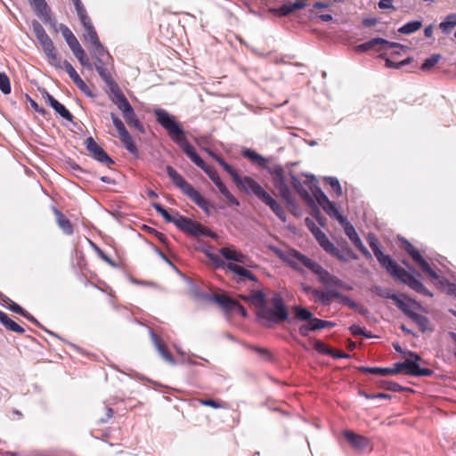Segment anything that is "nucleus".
Listing matches in <instances>:
<instances>
[{"instance_id": "nucleus-1", "label": "nucleus", "mask_w": 456, "mask_h": 456, "mask_svg": "<svg viewBox=\"0 0 456 456\" xmlns=\"http://www.w3.org/2000/svg\"><path fill=\"white\" fill-rule=\"evenodd\" d=\"M153 113L159 124H160L167 132L172 140L177 143L187 157L199 167L202 168L206 165L204 160L198 155L192 145L186 139L184 131L175 122L173 116L162 109H155Z\"/></svg>"}, {"instance_id": "nucleus-2", "label": "nucleus", "mask_w": 456, "mask_h": 456, "mask_svg": "<svg viewBox=\"0 0 456 456\" xmlns=\"http://www.w3.org/2000/svg\"><path fill=\"white\" fill-rule=\"evenodd\" d=\"M314 238L320 246L330 256L342 262H348L350 259L357 260L358 256L345 242L341 248H337L326 236V234L317 227L313 222L308 225Z\"/></svg>"}, {"instance_id": "nucleus-3", "label": "nucleus", "mask_w": 456, "mask_h": 456, "mask_svg": "<svg viewBox=\"0 0 456 456\" xmlns=\"http://www.w3.org/2000/svg\"><path fill=\"white\" fill-rule=\"evenodd\" d=\"M272 305L273 308L263 306L259 312V320L266 327H272L289 319L288 310L280 294H273Z\"/></svg>"}, {"instance_id": "nucleus-4", "label": "nucleus", "mask_w": 456, "mask_h": 456, "mask_svg": "<svg viewBox=\"0 0 456 456\" xmlns=\"http://www.w3.org/2000/svg\"><path fill=\"white\" fill-rule=\"evenodd\" d=\"M167 173L173 183L180 189V191L186 195L191 201L200 207L208 215L210 214L208 202L200 195V193L194 189L175 168L171 166H167Z\"/></svg>"}, {"instance_id": "nucleus-5", "label": "nucleus", "mask_w": 456, "mask_h": 456, "mask_svg": "<svg viewBox=\"0 0 456 456\" xmlns=\"http://www.w3.org/2000/svg\"><path fill=\"white\" fill-rule=\"evenodd\" d=\"M268 172L273 177V183L278 190L280 197L286 202L290 209L296 208V202L291 195L290 189L287 183L285 171L280 165L267 167Z\"/></svg>"}, {"instance_id": "nucleus-6", "label": "nucleus", "mask_w": 456, "mask_h": 456, "mask_svg": "<svg viewBox=\"0 0 456 456\" xmlns=\"http://www.w3.org/2000/svg\"><path fill=\"white\" fill-rule=\"evenodd\" d=\"M246 182L249 187V192H252L265 205L270 207L278 218L281 221L286 220V215L282 207L267 191H265L257 182L254 179H248Z\"/></svg>"}, {"instance_id": "nucleus-7", "label": "nucleus", "mask_w": 456, "mask_h": 456, "mask_svg": "<svg viewBox=\"0 0 456 456\" xmlns=\"http://www.w3.org/2000/svg\"><path fill=\"white\" fill-rule=\"evenodd\" d=\"M393 278L398 279L403 284L408 285L411 289L416 292L428 296L433 297V294L423 285V283L417 280L413 275L408 273L405 269L397 265L394 269V273L391 274Z\"/></svg>"}, {"instance_id": "nucleus-8", "label": "nucleus", "mask_w": 456, "mask_h": 456, "mask_svg": "<svg viewBox=\"0 0 456 456\" xmlns=\"http://www.w3.org/2000/svg\"><path fill=\"white\" fill-rule=\"evenodd\" d=\"M177 227L197 237L208 236L214 238L216 236L212 231L202 226L200 223L183 216H179V219H177Z\"/></svg>"}, {"instance_id": "nucleus-9", "label": "nucleus", "mask_w": 456, "mask_h": 456, "mask_svg": "<svg viewBox=\"0 0 456 456\" xmlns=\"http://www.w3.org/2000/svg\"><path fill=\"white\" fill-rule=\"evenodd\" d=\"M287 261L294 267H297L298 264H301L311 270L314 274H318V273L322 268V266L317 262L310 259L306 256L295 249L289 250L287 254Z\"/></svg>"}, {"instance_id": "nucleus-10", "label": "nucleus", "mask_w": 456, "mask_h": 456, "mask_svg": "<svg viewBox=\"0 0 456 456\" xmlns=\"http://www.w3.org/2000/svg\"><path fill=\"white\" fill-rule=\"evenodd\" d=\"M93 58L95 60L94 67L100 77L102 78V80L110 86V88L112 87V86L117 85L108 69L106 68V63L109 59H110V56L109 53L106 51L105 48H103V53H101V55L96 54L95 53H90Z\"/></svg>"}, {"instance_id": "nucleus-11", "label": "nucleus", "mask_w": 456, "mask_h": 456, "mask_svg": "<svg viewBox=\"0 0 456 456\" xmlns=\"http://www.w3.org/2000/svg\"><path fill=\"white\" fill-rule=\"evenodd\" d=\"M84 27V40L87 44V48L90 53L100 54L103 53L104 46L99 40L97 33L94 28L92 21L83 24Z\"/></svg>"}, {"instance_id": "nucleus-12", "label": "nucleus", "mask_w": 456, "mask_h": 456, "mask_svg": "<svg viewBox=\"0 0 456 456\" xmlns=\"http://www.w3.org/2000/svg\"><path fill=\"white\" fill-rule=\"evenodd\" d=\"M210 156L231 175L234 183L241 190L246 192H249V187L247 184L246 180L252 179L249 176L240 177L237 171L226 163L223 159H221L218 155L215 154L212 151H209Z\"/></svg>"}, {"instance_id": "nucleus-13", "label": "nucleus", "mask_w": 456, "mask_h": 456, "mask_svg": "<svg viewBox=\"0 0 456 456\" xmlns=\"http://www.w3.org/2000/svg\"><path fill=\"white\" fill-rule=\"evenodd\" d=\"M85 144L88 152L97 161L106 165H110L114 163L112 159L109 157V155L104 151V150L97 144V142L94 140L93 137L86 138Z\"/></svg>"}, {"instance_id": "nucleus-14", "label": "nucleus", "mask_w": 456, "mask_h": 456, "mask_svg": "<svg viewBox=\"0 0 456 456\" xmlns=\"http://www.w3.org/2000/svg\"><path fill=\"white\" fill-rule=\"evenodd\" d=\"M408 355L411 359H406L405 372L413 376H430L432 370L429 369H422L418 362L420 361V356L413 352H408Z\"/></svg>"}, {"instance_id": "nucleus-15", "label": "nucleus", "mask_w": 456, "mask_h": 456, "mask_svg": "<svg viewBox=\"0 0 456 456\" xmlns=\"http://www.w3.org/2000/svg\"><path fill=\"white\" fill-rule=\"evenodd\" d=\"M401 311L418 325L421 332L433 330L428 318L413 312L408 304H406L404 308Z\"/></svg>"}, {"instance_id": "nucleus-16", "label": "nucleus", "mask_w": 456, "mask_h": 456, "mask_svg": "<svg viewBox=\"0 0 456 456\" xmlns=\"http://www.w3.org/2000/svg\"><path fill=\"white\" fill-rule=\"evenodd\" d=\"M110 91L113 94L112 102L122 112V116H124L125 113H129L134 110L124 94L118 88V85L112 86Z\"/></svg>"}, {"instance_id": "nucleus-17", "label": "nucleus", "mask_w": 456, "mask_h": 456, "mask_svg": "<svg viewBox=\"0 0 456 456\" xmlns=\"http://www.w3.org/2000/svg\"><path fill=\"white\" fill-rule=\"evenodd\" d=\"M42 95L45 102L64 119L72 121V114L65 108L64 105L60 103L54 99L46 90L42 91Z\"/></svg>"}, {"instance_id": "nucleus-18", "label": "nucleus", "mask_w": 456, "mask_h": 456, "mask_svg": "<svg viewBox=\"0 0 456 456\" xmlns=\"http://www.w3.org/2000/svg\"><path fill=\"white\" fill-rule=\"evenodd\" d=\"M64 69L69 74V77L72 79L74 84L79 88L81 92L88 96H93V94L87 85L84 82V80L79 77L76 69L73 66L66 60H64Z\"/></svg>"}, {"instance_id": "nucleus-19", "label": "nucleus", "mask_w": 456, "mask_h": 456, "mask_svg": "<svg viewBox=\"0 0 456 456\" xmlns=\"http://www.w3.org/2000/svg\"><path fill=\"white\" fill-rule=\"evenodd\" d=\"M344 436L352 447L358 451H364L370 447L369 439L363 436L346 430L344 431Z\"/></svg>"}, {"instance_id": "nucleus-20", "label": "nucleus", "mask_w": 456, "mask_h": 456, "mask_svg": "<svg viewBox=\"0 0 456 456\" xmlns=\"http://www.w3.org/2000/svg\"><path fill=\"white\" fill-rule=\"evenodd\" d=\"M150 334H151V341H152L155 348L159 352V355L163 358V360H165L171 365H175L176 362H175L174 357L168 352V350H167L166 345L164 344V342L162 341V339L158 335H156L152 330L150 331Z\"/></svg>"}, {"instance_id": "nucleus-21", "label": "nucleus", "mask_w": 456, "mask_h": 456, "mask_svg": "<svg viewBox=\"0 0 456 456\" xmlns=\"http://www.w3.org/2000/svg\"><path fill=\"white\" fill-rule=\"evenodd\" d=\"M370 291L382 298L392 299L400 310L403 309L406 305V303L403 302L397 295L393 293L390 289L374 285L371 287Z\"/></svg>"}, {"instance_id": "nucleus-22", "label": "nucleus", "mask_w": 456, "mask_h": 456, "mask_svg": "<svg viewBox=\"0 0 456 456\" xmlns=\"http://www.w3.org/2000/svg\"><path fill=\"white\" fill-rule=\"evenodd\" d=\"M220 254L227 260L234 261L240 264H246L248 256L242 254L232 245L224 247L219 250Z\"/></svg>"}, {"instance_id": "nucleus-23", "label": "nucleus", "mask_w": 456, "mask_h": 456, "mask_svg": "<svg viewBox=\"0 0 456 456\" xmlns=\"http://www.w3.org/2000/svg\"><path fill=\"white\" fill-rule=\"evenodd\" d=\"M409 255L424 273H428L429 276L435 279L438 277L437 273L431 268L429 264L425 260V258L421 256L416 248H413V251H411Z\"/></svg>"}, {"instance_id": "nucleus-24", "label": "nucleus", "mask_w": 456, "mask_h": 456, "mask_svg": "<svg viewBox=\"0 0 456 456\" xmlns=\"http://www.w3.org/2000/svg\"><path fill=\"white\" fill-rule=\"evenodd\" d=\"M306 4L304 0H297L293 4H284L279 8L273 9L272 12L279 16H288L297 10L304 9Z\"/></svg>"}, {"instance_id": "nucleus-25", "label": "nucleus", "mask_w": 456, "mask_h": 456, "mask_svg": "<svg viewBox=\"0 0 456 456\" xmlns=\"http://www.w3.org/2000/svg\"><path fill=\"white\" fill-rule=\"evenodd\" d=\"M60 29L62 37L73 53L82 48L77 37L67 26L61 24Z\"/></svg>"}, {"instance_id": "nucleus-26", "label": "nucleus", "mask_w": 456, "mask_h": 456, "mask_svg": "<svg viewBox=\"0 0 456 456\" xmlns=\"http://www.w3.org/2000/svg\"><path fill=\"white\" fill-rule=\"evenodd\" d=\"M375 256L379 263L387 270L391 275L394 269L396 268L398 264L394 261L389 256L385 255L381 250H375Z\"/></svg>"}, {"instance_id": "nucleus-27", "label": "nucleus", "mask_w": 456, "mask_h": 456, "mask_svg": "<svg viewBox=\"0 0 456 456\" xmlns=\"http://www.w3.org/2000/svg\"><path fill=\"white\" fill-rule=\"evenodd\" d=\"M243 299L251 302L255 306L257 307L256 315L258 318H259V312L262 309V307L267 306L265 305V301H266L265 295L260 290L253 291L250 296L243 297Z\"/></svg>"}, {"instance_id": "nucleus-28", "label": "nucleus", "mask_w": 456, "mask_h": 456, "mask_svg": "<svg viewBox=\"0 0 456 456\" xmlns=\"http://www.w3.org/2000/svg\"><path fill=\"white\" fill-rule=\"evenodd\" d=\"M226 267L229 271L232 273L237 274L240 279H248L253 281H256V277L248 269L234 264V263H229L226 265Z\"/></svg>"}, {"instance_id": "nucleus-29", "label": "nucleus", "mask_w": 456, "mask_h": 456, "mask_svg": "<svg viewBox=\"0 0 456 456\" xmlns=\"http://www.w3.org/2000/svg\"><path fill=\"white\" fill-rule=\"evenodd\" d=\"M0 323L4 325L7 330L13 331L18 334H23L25 330L16 323L14 321L9 318V316L0 310Z\"/></svg>"}, {"instance_id": "nucleus-30", "label": "nucleus", "mask_w": 456, "mask_h": 456, "mask_svg": "<svg viewBox=\"0 0 456 456\" xmlns=\"http://www.w3.org/2000/svg\"><path fill=\"white\" fill-rule=\"evenodd\" d=\"M54 214L57 218V224L59 227L63 231V232L67 235H71L73 233V227L69 219L58 209H54Z\"/></svg>"}, {"instance_id": "nucleus-31", "label": "nucleus", "mask_w": 456, "mask_h": 456, "mask_svg": "<svg viewBox=\"0 0 456 456\" xmlns=\"http://www.w3.org/2000/svg\"><path fill=\"white\" fill-rule=\"evenodd\" d=\"M212 299L225 311L232 310L235 305V300L224 294H214Z\"/></svg>"}, {"instance_id": "nucleus-32", "label": "nucleus", "mask_w": 456, "mask_h": 456, "mask_svg": "<svg viewBox=\"0 0 456 456\" xmlns=\"http://www.w3.org/2000/svg\"><path fill=\"white\" fill-rule=\"evenodd\" d=\"M123 118H125L126 124L129 126L134 127L140 133H144V126L142 124V122L137 118L134 110H131L129 113H125Z\"/></svg>"}, {"instance_id": "nucleus-33", "label": "nucleus", "mask_w": 456, "mask_h": 456, "mask_svg": "<svg viewBox=\"0 0 456 456\" xmlns=\"http://www.w3.org/2000/svg\"><path fill=\"white\" fill-rule=\"evenodd\" d=\"M456 27V13L447 15L444 20L439 24V28L444 34H450Z\"/></svg>"}, {"instance_id": "nucleus-34", "label": "nucleus", "mask_w": 456, "mask_h": 456, "mask_svg": "<svg viewBox=\"0 0 456 456\" xmlns=\"http://www.w3.org/2000/svg\"><path fill=\"white\" fill-rule=\"evenodd\" d=\"M152 208L163 216V218L167 223H173L177 226V219H179V216H181L178 213H176V216H171L167 209H165L159 203H152Z\"/></svg>"}, {"instance_id": "nucleus-35", "label": "nucleus", "mask_w": 456, "mask_h": 456, "mask_svg": "<svg viewBox=\"0 0 456 456\" xmlns=\"http://www.w3.org/2000/svg\"><path fill=\"white\" fill-rule=\"evenodd\" d=\"M121 142L124 144L126 149L132 154L137 153V148L133 141L132 136L128 133V131L124 132V134H118Z\"/></svg>"}, {"instance_id": "nucleus-36", "label": "nucleus", "mask_w": 456, "mask_h": 456, "mask_svg": "<svg viewBox=\"0 0 456 456\" xmlns=\"http://www.w3.org/2000/svg\"><path fill=\"white\" fill-rule=\"evenodd\" d=\"M382 43H387V40L380 37L372 38L363 44L357 45L355 50L358 53L367 52L378 45H382Z\"/></svg>"}, {"instance_id": "nucleus-37", "label": "nucleus", "mask_w": 456, "mask_h": 456, "mask_svg": "<svg viewBox=\"0 0 456 456\" xmlns=\"http://www.w3.org/2000/svg\"><path fill=\"white\" fill-rule=\"evenodd\" d=\"M382 43H387V40L380 37L372 38L363 44L357 45L355 50L358 53L367 52L378 45H382Z\"/></svg>"}, {"instance_id": "nucleus-38", "label": "nucleus", "mask_w": 456, "mask_h": 456, "mask_svg": "<svg viewBox=\"0 0 456 456\" xmlns=\"http://www.w3.org/2000/svg\"><path fill=\"white\" fill-rule=\"evenodd\" d=\"M422 27V22L419 20H413L406 23L398 29V32L404 35H409L416 32Z\"/></svg>"}, {"instance_id": "nucleus-39", "label": "nucleus", "mask_w": 456, "mask_h": 456, "mask_svg": "<svg viewBox=\"0 0 456 456\" xmlns=\"http://www.w3.org/2000/svg\"><path fill=\"white\" fill-rule=\"evenodd\" d=\"M293 312L295 314V318L299 321H307L310 322L313 317V314L305 307L296 305L293 307Z\"/></svg>"}, {"instance_id": "nucleus-40", "label": "nucleus", "mask_w": 456, "mask_h": 456, "mask_svg": "<svg viewBox=\"0 0 456 456\" xmlns=\"http://www.w3.org/2000/svg\"><path fill=\"white\" fill-rule=\"evenodd\" d=\"M360 371L365 373H370L380 376H387L389 375V368H379V367H364L361 366L358 368Z\"/></svg>"}, {"instance_id": "nucleus-41", "label": "nucleus", "mask_w": 456, "mask_h": 456, "mask_svg": "<svg viewBox=\"0 0 456 456\" xmlns=\"http://www.w3.org/2000/svg\"><path fill=\"white\" fill-rule=\"evenodd\" d=\"M75 57L78 60L80 64L89 69H93V64L90 62L87 55L85 53V50L83 48L79 49L78 51L75 52L73 53Z\"/></svg>"}, {"instance_id": "nucleus-42", "label": "nucleus", "mask_w": 456, "mask_h": 456, "mask_svg": "<svg viewBox=\"0 0 456 456\" xmlns=\"http://www.w3.org/2000/svg\"><path fill=\"white\" fill-rule=\"evenodd\" d=\"M243 156L249 159L253 162H257L262 167H264L266 163L265 159L249 149H247L243 151Z\"/></svg>"}, {"instance_id": "nucleus-43", "label": "nucleus", "mask_w": 456, "mask_h": 456, "mask_svg": "<svg viewBox=\"0 0 456 456\" xmlns=\"http://www.w3.org/2000/svg\"><path fill=\"white\" fill-rule=\"evenodd\" d=\"M0 91L4 94H9L11 93L10 79L8 76L4 72H0Z\"/></svg>"}, {"instance_id": "nucleus-44", "label": "nucleus", "mask_w": 456, "mask_h": 456, "mask_svg": "<svg viewBox=\"0 0 456 456\" xmlns=\"http://www.w3.org/2000/svg\"><path fill=\"white\" fill-rule=\"evenodd\" d=\"M325 181L332 188L337 196L342 195L341 185L336 177L329 176L325 178Z\"/></svg>"}, {"instance_id": "nucleus-45", "label": "nucleus", "mask_w": 456, "mask_h": 456, "mask_svg": "<svg viewBox=\"0 0 456 456\" xmlns=\"http://www.w3.org/2000/svg\"><path fill=\"white\" fill-rule=\"evenodd\" d=\"M441 59L440 54H433L429 58L426 59L423 64L421 65V69L428 70L433 68Z\"/></svg>"}, {"instance_id": "nucleus-46", "label": "nucleus", "mask_w": 456, "mask_h": 456, "mask_svg": "<svg viewBox=\"0 0 456 456\" xmlns=\"http://www.w3.org/2000/svg\"><path fill=\"white\" fill-rule=\"evenodd\" d=\"M313 194H314L315 200H317L318 204L322 208L330 201V200L325 195V193L320 188H318V187H316L313 191Z\"/></svg>"}, {"instance_id": "nucleus-47", "label": "nucleus", "mask_w": 456, "mask_h": 456, "mask_svg": "<svg viewBox=\"0 0 456 456\" xmlns=\"http://www.w3.org/2000/svg\"><path fill=\"white\" fill-rule=\"evenodd\" d=\"M38 15H44L46 12L47 4L45 0H29Z\"/></svg>"}, {"instance_id": "nucleus-48", "label": "nucleus", "mask_w": 456, "mask_h": 456, "mask_svg": "<svg viewBox=\"0 0 456 456\" xmlns=\"http://www.w3.org/2000/svg\"><path fill=\"white\" fill-rule=\"evenodd\" d=\"M344 230H345V233L350 239V240L352 241L353 244L354 243V241H356V240L360 239L354 227L351 224L346 223L345 226H344Z\"/></svg>"}, {"instance_id": "nucleus-49", "label": "nucleus", "mask_w": 456, "mask_h": 456, "mask_svg": "<svg viewBox=\"0 0 456 456\" xmlns=\"http://www.w3.org/2000/svg\"><path fill=\"white\" fill-rule=\"evenodd\" d=\"M48 62L56 69H64V61L57 54V53L47 57Z\"/></svg>"}, {"instance_id": "nucleus-50", "label": "nucleus", "mask_w": 456, "mask_h": 456, "mask_svg": "<svg viewBox=\"0 0 456 456\" xmlns=\"http://www.w3.org/2000/svg\"><path fill=\"white\" fill-rule=\"evenodd\" d=\"M212 180V182L216 184V183L219 182L221 179L219 175L216 171V169L210 166L205 165L204 167L201 168Z\"/></svg>"}, {"instance_id": "nucleus-51", "label": "nucleus", "mask_w": 456, "mask_h": 456, "mask_svg": "<svg viewBox=\"0 0 456 456\" xmlns=\"http://www.w3.org/2000/svg\"><path fill=\"white\" fill-rule=\"evenodd\" d=\"M313 296L317 297L318 301H320L324 305H330V300L328 298L327 292H323L320 289L313 290Z\"/></svg>"}, {"instance_id": "nucleus-52", "label": "nucleus", "mask_w": 456, "mask_h": 456, "mask_svg": "<svg viewBox=\"0 0 456 456\" xmlns=\"http://www.w3.org/2000/svg\"><path fill=\"white\" fill-rule=\"evenodd\" d=\"M110 118L112 119L113 125L116 127L118 134H124V132L127 131L125 125L121 121V119L114 113L110 114Z\"/></svg>"}, {"instance_id": "nucleus-53", "label": "nucleus", "mask_w": 456, "mask_h": 456, "mask_svg": "<svg viewBox=\"0 0 456 456\" xmlns=\"http://www.w3.org/2000/svg\"><path fill=\"white\" fill-rule=\"evenodd\" d=\"M33 32L37 40L44 39V37L47 36L43 26L37 21L33 23Z\"/></svg>"}, {"instance_id": "nucleus-54", "label": "nucleus", "mask_w": 456, "mask_h": 456, "mask_svg": "<svg viewBox=\"0 0 456 456\" xmlns=\"http://www.w3.org/2000/svg\"><path fill=\"white\" fill-rule=\"evenodd\" d=\"M323 210L330 216H334L338 214V210L330 200L322 207Z\"/></svg>"}, {"instance_id": "nucleus-55", "label": "nucleus", "mask_w": 456, "mask_h": 456, "mask_svg": "<svg viewBox=\"0 0 456 456\" xmlns=\"http://www.w3.org/2000/svg\"><path fill=\"white\" fill-rule=\"evenodd\" d=\"M349 330L352 332V334L354 335V336L362 335V336H364L366 338H371L370 334L366 333L364 331V330L362 328H361L360 326H358V325H352L349 328Z\"/></svg>"}, {"instance_id": "nucleus-56", "label": "nucleus", "mask_w": 456, "mask_h": 456, "mask_svg": "<svg viewBox=\"0 0 456 456\" xmlns=\"http://www.w3.org/2000/svg\"><path fill=\"white\" fill-rule=\"evenodd\" d=\"M406 360L402 362H396L394 368H389V375H395L405 370Z\"/></svg>"}, {"instance_id": "nucleus-57", "label": "nucleus", "mask_w": 456, "mask_h": 456, "mask_svg": "<svg viewBox=\"0 0 456 456\" xmlns=\"http://www.w3.org/2000/svg\"><path fill=\"white\" fill-rule=\"evenodd\" d=\"M406 360L402 362H396L394 368H389V375H395L405 370Z\"/></svg>"}, {"instance_id": "nucleus-58", "label": "nucleus", "mask_w": 456, "mask_h": 456, "mask_svg": "<svg viewBox=\"0 0 456 456\" xmlns=\"http://www.w3.org/2000/svg\"><path fill=\"white\" fill-rule=\"evenodd\" d=\"M309 323L311 325L310 329H312L313 331H314L322 329L323 320L312 317Z\"/></svg>"}, {"instance_id": "nucleus-59", "label": "nucleus", "mask_w": 456, "mask_h": 456, "mask_svg": "<svg viewBox=\"0 0 456 456\" xmlns=\"http://www.w3.org/2000/svg\"><path fill=\"white\" fill-rule=\"evenodd\" d=\"M76 11L82 24L87 23V21H91V19L87 15L85 7L77 9Z\"/></svg>"}, {"instance_id": "nucleus-60", "label": "nucleus", "mask_w": 456, "mask_h": 456, "mask_svg": "<svg viewBox=\"0 0 456 456\" xmlns=\"http://www.w3.org/2000/svg\"><path fill=\"white\" fill-rule=\"evenodd\" d=\"M317 275L322 283L327 284L331 274L322 267Z\"/></svg>"}, {"instance_id": "nucleus-61", "label": "nucleus", "mask_w": 456, "mask_h": 456, "mask_svg": "<svg viewBox=\"0 0 456 456\" xmlns=\"http://www.w3.org/2000/svg\"><path fill=\"white\" fill-rule=\"evenodd\" d=\"M290 176H291V183H292V185H293L295 191L297 193L300 192L301 190H303L305 188V186L303 185L301 181L299 179H297L293 174H290Z\"/></svg>"}, {"instance_id": "nucleus-62", "label": "nucleus", "mask_w": 456, "mask_h": 456, "mask_svg": "<svg viewBox=\"0 0 456 456\" xmlns=\"http://www.w3.org/2000/svg\"><path fill=\"white\" fill-rule=\"evenodd\" d=\"M10 301V305H9V309L16 314H25V310L20 306L18 304L14 303L13 301L12 300H9Z\"/></svg>"}, {"instance_id": "nucleus-63", "label": "nucleus", "mask_w": 456, "mask_h": 456, "mask_svg": "<svg viewBox=\"0 0 456 456\" xmlns=\"http://www.w3.org/2000/svg\"><path fill=\"white\" fill-rule=\"evenodd\" d=\"M327 285H332V286H337V287H341V288L345 287L344 282L341 280H339L338 277H336L332 274L330 275Z\"/></svg>"}, {"instance_id": "nucleus-64", "label": "nucleus", "mask_w": 456, "mask_h": 456, "mask_svg": "<svg viewBox=\"0 0 456 456\" xmlns=\"http://www.w3.org/2000/svg\"><path fill=\"white\" fill-rule=\"evenodd\" d=\"M209 259L217 266V267H220V266H224V262L217 256V255H215V254H208Z\"/></svg>"}]
</instances>
